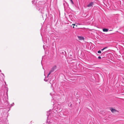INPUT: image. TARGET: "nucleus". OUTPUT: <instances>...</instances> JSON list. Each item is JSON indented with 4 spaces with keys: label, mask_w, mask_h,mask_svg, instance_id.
<instances>
[{
    "label": "nucleus",
    "mask_w": 124,
    "mask_h": 124,
    "mask_svg": "<svg viewBox=\"0 0 124 124\" xmlns=\"http://www.w3.org/2000/svg\"><path fill=\"white\" fill-rule=\"evenodd\" d=\"M108 29L104 28L103 29V31L104 32H107L108 31Z\"/></svg>",
    "instance_id": "obj_7"
},
{
    "label": "nucleus",
    "mask_w": 124,
    "mask_h": 124,
    "mask_svg": "<svg viewBox=\"0 0 124 124\" xmlns=\"http://www.w3.org/2000/svg\"><path fill=\"white\" fill-rule=\"evenodd\" d=\"M98 53L100 54L101 53V51L99 50L98 51Z\"/></svg>",
    "instance_id": "obj_10"
},
{
    "label": "nucleus",
    "mask_w": 124,
    "mask_h": 124,
    "mask_svg": "<svg viewBox=\"0 0 124 124\" xmlns=\"http://www.w3.org/2000/svg\"><path fill=\"white\" fill-rule=\"evenodd\" d=\"M50 110H50L48 112H47V122L48 121V120L50 118V115H49L50 114Z\"/></svg>",
    "instance_id": "obj_3"
},
{
    "label": "nucleus",
    "mask_w": 124,
    "mask_h": 124,
    "mask_svg": "<svg viewBox=\"0 0 124 124\" xmlns=\"http://www.w3.org/2000/svg\"><path fill=\"white\" fill-rule=\"evenodd\" d=\"M44 80H45V81H47V80H46L45 79H44Z\"/></svg>",
    "instance_id": "obj_13"
},
{
    "label": "nucleus",
    "mask_w": 124,
    "mask_h": 124,
    "mask_svg": "<svg viewBox=\"0 0 124 124\" xmlns=\"http://www.w3.org/2000/svg\"><path fill=\"white\" fill-rule=\"evenodd\" d=\"M73 28H74V27L73 26Z\"/></svg>",
    "instance_id": "obj_16"
},
{
    "label": "nucleus",
    "mask_w": 124,
    "mask_h": 124,
    "mask_svg": "<svg viewBox=\"0 0 124 124\" xmlns=\"http://www.w3.org/2000/svg\"><path fill=\"white\" fill-rule=\"evenodd\" d=\"M93 4V3L91 2L89 4L87 5V7H90L92 6V5Z\"/></svg>",
    "instance_id": "obj_5"
},
{
    "label": "nucleus",
    "mask_w": 124,
    "mask_h": 124,
    "mask_svg": "<svg viewBox=\"0 0 124 124\" xmlns=\"http://www.w3.org/2000/svg\"><path fill=\"white\" fill-rule=\"evenodd\" d=\"M61 107L59 104H58L53 109V112L54 113H56L57 112L60 110Z\"/></svg>",
    "instance_id": "obj_1"
},
{
    "label": "nucleus",
    "mask_w": 124,
    "mask_h": 124,
    "mask_svg": "<svg viewBox=\"0 0 124 124\" xmlns=\"http://www.w3.org/2000/svg\"><path fill=\"white\" fill-rule=\"evenodd\" d=\"M107 48V47H104L103 49H101V51H103L104 50V49H106V48Z\"/></svg>",
    "instance_id": "obj_8"
},
{
    "label": "nucleus",
    "mask_w": 124,
    "mask_h": 124,
    "mask_svg": "<svg viewBox=\"0 0 124 124\" xmlns=\"http://www.w3.org/2000/svg\"><path fill=\"white\" fill-rule=\"evenodd\" d=\"M110 109L112 113H114L117 111L116 110L112 108H110Z\"/></svg>",
    "instance_id": "obj_4"
},
{
    "label": "nucleus",
    "mask_w": 124,
    "mask_h": 124,
    "mask_svg": "<svg viewBox=\"0 0 124 124\" xmlns=\"http://www.w3.org/2000/svg\"><path fill=\"white\" fill-rule=\"evenodd\" d=\"M72 25H74V26H75V24H72Z\"/></svg>",
    "instance_id": "obj_12"
},
{
    "label": "nucleus",
    "mask_w": 124,
    "mask_h": 124,
    "mask_svg": "<svg viewBox=\"0 0 124 124\" xmlns=\"http://www.w3.org/2000/svg\"><path fill=\"white\" fill-rule=\"evenodd\" d=\"M50 94L51 95V96H52L51 93H50Z\"/></svg>",
    "instance_id": "obj_14"
},
{
    "label": "nucleus",
    "mask_w": 124,
    "mask_h": 124,
    "mask_svg": "<svg viewBox=\"0 0 124 124\" xmlns=\"http://www.w3.org/2000/svg\"><path fill=\"white\" fill-rule=\"evenodd\" d=\"M70 2H71V3L72 4H74V3L73 1L72 0H70Z\"/></svg>",
    "instance_id": "obj_9"
},
{
    "label": "nucleus",
    "mask_w": 124,
    "mask_h": 124,
    "mask_svg": "<svg viewBox=\"0 0 124 124\" xmlns=\"http://www.w3.org/2000/svg\"><path fill=\"white\" fill-rule=\"evenodd\" d=\"M44 75L45 76V74H44Z\"/></svg>",
    "instance_id": "obj_17"
},
{
    "label": "nucleus",
    "mask_w": 124,
    "mask_h": 124,
    "mask_svg": "<svg viewBox=\"0 0 124 124\" xmlns=\"http://www.w3.org/2000/svg\"><path fill=\"white\" fill-rule=\"evenodd\" d=\"M98 58L99 59H100L101 58V57H100V56H99L98 57Z\"/></svg>",
    "instance_id": "obj_11"
},
{
    "label": "nucleus",
    "mask_w": 124,
    "mask_h": 124,
    "mask_svg": "<svg viewBox=\"0 0 124 124\" xmlns=\"http://www.w3.org/2000/svg\"><path fill=\"white\" fill-rule=\"evenodd\" d=\"M56 67L55 66H54L51 69L49 73L48 74L47 77H48V76L51 74V73L53 72L56 69Z\"/></svg>",
    "instance_id": "obj_2"
},
{
    "label": "nucleus",
    "mask_w": 124,
    "mask_h": 124,
    "mask_svg": "<svg viewBox=\"0 0 124 124\" xmlns=\"http://www.w3.org/2000/svg\"><path fill=\"white\" fill-rule=\"evenodd\" d=\"M78 39L79 40H82L84 39V38L82 37L78 36Z\"/></svg>",
    "instance_id": "obj_6"
},
{
    "label": "nucleus",
    "mask_w": 124,
    "mask_h": 124,
    "mask_svg": "<svg viewBox=\"0 0 124 124\" xmlns=\"http://www.w3.org/2000/svg\"><path fill=\"white\" fill-rule=\"evenodd\" d=\"M57 110V109H56V108L55 110Z\"/></svg>",
    "instance_id": "obj_15"
}]
</instances>
